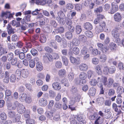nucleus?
<instances>
[{
	"label": "nucleus",
	"instance_id": "69168bd1",
	"mask_svg": "<svg viewBox=\"0 0 124 124\" xmlns=\"http://www.w3.org/2000/svg\"><path fill=\"white\" fill-rule=\"evenodd\" d=\"M92 63L95 64H97L99 62L98 59L96 57L93 58L92 60Z\"/></svg>",
	"mask_w": 124,
	"mask_h": 124
},
{
	"label": "nucleus",
	"instance_id": "dca6fc26",
	"mask_svg": "<svg viewBox=\"0 0 124 124\" xmlns=\"http://www.w3.org/2000/svg\"><path fill=\"white\" fill-rule=\"evenodd\" d=\"M40 105L42 106H45L47 104V101L45 99L41 98L39 101Z\"/></svg>",
	"mask_w": 124,
	"mask_h": 124
},
{
	"label": "nucleus",
	"instance_id": "20e7f679",
	"mask_svg": "<svg viewBox=\"0 0 124 124\" xmlns=\"http://www.w3.org/2000/svg\"><path fill=\"white\" fill-rule=\"evenodd\" d=\"M111 5L112 8L109 13H110L111 14H113L118 10V7L116 3L114 2L112 3Z\"/></svg>",
	"mask_w": 124,
	"mask_h": 124
},
{
	"label": "nucleus",
	"instance_id": "aec40b11",
	"mask_svg": "<svg viewBox=\"0 0 124 124\" xmlns=\"http://www.w3.org/2000/svg\"><path fill=\"white\" fill-rule=\"evenodd\" d=\"M21 105L18 101H16L12 105V108L13 109H15L16 108H18L20 106H21Z\"/></svg>",
	"mask_w": 124,
	"mask_h": 124
},
{
	"label": "nucleus",
	"instance_id": "f3484780",
	"mask_svg": "<svg viewBox=\"0 0 124 124\" xmlns=\"http://www.w3.org/2000/svg\"><path fill=\"white\" fill-rule=\"evenodd\" d=\"M37 70L38 71H41L43 68L42 64L41 62H37L36 64Z\"/></svg>",
	"mask_w": 124,
	"mask_h": 124
},
{
	"label": "nucleus",
	"instance_id": "ea45409f",
	"mask_svg": "<svg viewBox=\"0 0 124 124\" xmlns=\"http://www.w3.org/2000/svg\"><path fill=\"white\" fill-rule=\"evenodd\" d=\"M56 95V93L52 90L49 91V96L52 98L54 97Z\"/></svg>",
	"mask_w": 124,
	"mask_h": 124
},
{
	"label": "nucleus",
	"instance_id": "5701e85b",
	"mask_svg": "<svg viewBox=\"0 0 124 124\" xmlns=\"http://www.w3.org/2000/svg\"><path fill=\"white\" fill-rule=\"evenodd\" d=\"M99 57L100 59V61L101 62H105L107 59V57L103 54H100Z\"/></svg>",
	"mask_w": 124,
	"mask_h": 124
},
{
	"label": "nucleus",
	"instance_id": "ddd939ff",
	"mask_svg": "<svg viewBox=\"0 0 124 124\" xmlns=\"http://www.w3.org/2000/svg\"><path fill=\"white\" fill-rule=\"evenodd\" d=\"M77 120L80 123L82 122L84 123L85 121L84 120V117L83 114H80L77 116Z\"/></svg>",
	"mask_w": 124,
	"mask_h": 124
},
{
	"label": "nucleus",
	"instance_id": "4468645a",
	"mask_svg": "<svg viewBox=\"0 0 124 124\" xmlns=\"http://www.w3.org/2000/svg\"><path fill=\"white\" fill-rule=\"evenodd\" d=\"M29 74V73L28 70L27 69L23 70L22 71L21 75L24 78H27Z\"/></svg>",
	"mask_w": 124,
	"mask_h": 124
},
{
	"label": "nucleus",
	"instance_id": "bf43d9fd",
	"mask_svg": "<svg viewBox=\"0 0 124 124\" xmlns=\"http://www.w3.org/2000/svg\"><path fill=\"white\" fill-rule=\"evenodd\" d=\"M62 63L61 62L58 61L56 62L55 66L57 68H60L62 67Z\"/></svg>",
	"mask_w": 124,
	"mask_h": 124
},
{
	"label": "nucleus",
	"instance_id": "c9c22d12",
	"mask_svg": "<svg viewBox=\"0 0 124 124\" xmlns=\"http://www.w3.org/2000/svg\"><path fill=\"white\" fill-rule=\"evenodd\" d=\"M88 50L86 47H84L81 50V54L83 55H85L87 53Z\"/></svg>",
	"mask_w": 124,
	"mask_h": 124
},
{
	"label": "nucleus",
	"instance_id": "39448f33",
	"mask_svg": "<svg viewBox=\"0 0 124 124\" xmlns=\"http://www.w3.org/2000/svg\"><path fill=\"white\" fill-rule=\"evenodd\" d=\"M71 62L72 64L77 65L79 64L80 62V60L79 57L75 58L71 56L70 58Z\"/></svg>",
	"mask_w": 124,
	"mask_h": 124
},
{
	"label": "nucleus",
	"instance_id": "052dcab7",
	"mask_svg": "<svg viewBox=\"0 0 124 124\" xmlns=\"http://www.w3.org/2000/svg\"><path fill=\"white\" fill-rule=\"evenodd\" d=\"M35 64V62L33 60H32L29 62V66L30 67L32 68H33Z\"/></svg>",
	"mask_w": 124,
	"mask_h": 124
},
{
	"label": "nucleus",
	"instance_id": "423d86ee",
	"mask_svg": "<svg viewBox=\"0 0 124 124\" xmlns=\"http://www.w3.org/2000/svg\"><path fill=\"white\" fill-rule=\"evenodd\" d=\"M111 33L112 36L115 39L117 40L118 39H119V34L118 32V31L117 29L113 30L111 32Z\"/></svg>",
	"mask_w": 124,
	"mask_h": 124
},
{
	"label": "nucleus",
	"instance_id": "37998d69",
	"mask_svg": "<svg viewBox=\"0 0 124 124\" xmlns=\"http://www.w3.org/2000/svg\"><path fill=\"white\" fill-rule=\"evenodd\" d=\"M115 93V91L114 89H109L108 92V94L110 96L113 95Z\"/></svg>",
	"mask_w": 124,
	"mask_h": 124
},
{
	"label": "nucleus",
	"instance_id": "393cba45",
	"mask_svg": "<svg viewBox=\"0 0 124 124\" xmlns=\"http://www.w3.org/2000/svg\"><path fill=\"white\" fill-rule=\"evenodd\" d=\"M65 36L66 38L69 40L71 39L73 37V34L71 32L68 31L65 33Z\"/></svg>",
	"mask_w": 124,
	"mask_h": 124
},
{
	"label": "nucleus",
	"instance_id": "bb28decb",
	"mask_svg": "<svg viewBox=\"0 0 124 124\" xmlns=\"http://www.w3.org/2000/svg\"><path fill=\"white\" fill-rule=\"evenodd\" d=\"M58 16L61 19H63L65 17V15L62 11H60L58 13Z\"/></svg>",
	"mask_w": 124,
	"mask_h": 124
},
{
	"label": "nucleus",
	"instance_id": "603ef678",
	"mask_svg": "<svg viewBox=\"0 0 124 124\" xmlns=\"http://www.w3.org/2000/svg\"><path fill=\"white\" fill-rule=\"evenodd\" d=\"M73 53L76 54H78L79 52V49L77 47H74L73 49Z\"/></svg>",
	"mask_w": 124,
	"mask_h": 124
},
{
	"label": "nucleus",
	"instance_id": "864d4df0",
	"mask_svg": "<svg viewBox=\"0 0 124 124\" xmlns=\"http://www.w3.org/2000/svg\"><path fill=\"white\" fill-rule=\"evenodd\" d=\"M61 108V104L58 103H56L54 105V108H55V110L56 109H59Z\"/></svg>",
	"mask_w": 124,
	"mask_h": 124
},
{
	"label": "nucleus",
	"instance_id": "e2e57ef3",
	"mask_svg": "<svg viewBox=\"0 0 124 124\" xmlns=\"http://www.w3.org/2000/svg\"><path fill=\"white\" fill-rule=\"evenodd\" d=\"M122 87L119 86L118 87L117 90V92L118 95H121L122 93Z\"/></svg>",
	"mask_w": 124,
	"mask_h": 124
},
{
	"label": "nucleus",
	"instance_id": "6e6552de",
	"mask_svg": "<svg viewBox=\"0 0 124 124\" xmlns=\"http://www.w3.org/2000/svg\"><path fill=\"white\" fill-rule=\"evenodd\" d=\"M105 113L104 116L107 119L109 118L111 116L112 114L110 112V109H109L105 108L104 111Z\"/></svg>",
	"mask_w": 124,
	"mask_h": 124
},
{
	"label": "nucleus",
	"instance_id": "8fccbe9b",
	"mask_svg": "<svg viewBox=\"0 0 124 124\" xmlns=\"http://www.w3.org/2000/svg\"><path fill=\"white\" fill-rule=\"evenodd\" d=\"M65 22L66 24L68 26L72 25V22L71 20L69 18H66Z\"/></svg>",
	"mask_w": 124,
	"mask_h": 124
},
{
	"label": "nucleus",
	"instance_id": "7ed1b4c3",
	"mask_svg": "<svg viewBox=\"0 0 124 124\" xmlns=\"http://www.w3.org/2000/svg\"><path fill=\"white\" fill-rule=\"evenodd\" d=\"M106 25L105 23L104 22L100 23L96 27V31L98 33L102 32L103 31V28L105 27Z\"/></svg>",
	"mask_w": 124,
	"mask_h": 124
},
{
	"label": "nucleus",
	"instance_id": "2eb2a0df",
	"mask_svg": "<svg viewBox=\"0 0 124 124\" xmlns=\"http://www.w3.org/2000/svg\"><path fill=\"white\" fill-rule=\"evenodd\" d=\"M30 15H27L25 17L22 21L23 23L24 24H27V22L30 21Z\"/></svg>",
	"mask_w": 124,
	"mask_h": 124
},
{
	"label": "nucleus",
	"instance_id": "680f3d73",
	"mask_svg": "<svg viewBox=\"0 0 124 124\" xmlns=\"http://www.w3.org/2000/svg\"><path fill=\"white\" fill-rule=\"evenodd\" d=\"M103 71L104 73L105 74L107 75L108 74L109 72V68L107 66H104L103 69Z\"/></svg>",
	"mask_w": 124,
	"mask_h": 124
},
{
	"label": "nucleus",
	"instance_id": "a878e982",
	"mask_svg": "<svg viewBox=\"0 0 124 124\" xmlns=\"http://www.w3.org/2000/svg\"><path fill=\"white\" fill-rule=\"evenodd\" d=\"M39 41L42 43H45L46 41V38L45 36L42 34L40 36Z\"/></svg>",
	"mask_w": 124,
	"mask_h": 124
},
{
	"label": "nucleus",
	"instance_id": "c85d7f7f",
	"mask_svg": "<svg viewBox=\"0 0 124 124\" xmlns=\"http://www.w3.org/2000/svg\"><path fill=\"white\" fill-rule=\"evenodd\" d=\"M97 83L96 80L95 79H91L89 82L90 85L93 86H96Z\"/></svg>",
	"mask_w": 124,
	"mask_h": 124
},
{
	"label": "nucleus",
	"instance_id": "58836bf2",
	"mask_svg": "<svg viewBox=\"0 0 124 124\" xmlns=\"http://www.w3.org/2000/svg\"><path fill=\"white\" fill-rule=\"evenodd\" d=\"M22 72L19 69L17 70L15 73V76L17 77V78L19 79L21 75Z\"/></svg>",
	"mask_w": 124,
	"mask_h": 124
},
{
	"label": "nucleus",
	"instance_id": "5fc2aeb1",
	"mask_svg": "<svg viewBox=\"0 0 124 124\" xmlns=\"http://www.w3.org/2000/svg\"><path fill=\"white\" fill-rule=\"evenodd\" d=\"M16 79V77L14 75H12L10 77V82L12 83L15 82Z\"/></svg>",
	"mask_w": 124,
	"mask_h": 124
},
{
	"label": "nucleus",
	"instance_id": "0e129e2a",
	"mask_svg": "<svg viewBox=\"0 0 124 124\" xmlns=\"http://www.w3.org/2000/svg\"><path fill=\"white\" fill-rule=\"evenodd\" d=\"M31 52L33 56L38 55V52L35 49L33 48L32 49L31 51Z\"/></svg>",
	"mask_w": 124,
	"mask_h": 124
},
{
	"label": "nucleus",
	"instance_id": "2f4dec72",
	"mask_svg": "<svg viewBox=\"0 0 124 124\" xmlns=\"http://www.w3.org/2000/svg\"><path fill=\"white\" fill-rule=\"evenodd\" d=\"M79 78L80 79H85L86 78L87 75L84 72H81L79 75Z\"/></svg>",
	"mask_w": 124,
	"mask_h": 124
},
{
	"label": "nucleus",
	"instance_id": "a18cd8bd",
	"mask_svg": "<svg viewBox=\"0 0 124 124\" xmlns=\"http://www.w3.org/2000/svg\"><path fill=\"white\" fill-rule=\"evenodd\" d=\"M74 74L72 72L70 73L68 75L69 79L70 81H72L74 78Z\"/></svg>",
	"mask_w": 124,
	"mask_h": 124
},
{
	"label": "nucleus",
	"instance_id": "09e8293b",
	"mask_svg": "<svg viewBox=\"0 0 124 124\" xmlns=\"http://www.w3.org/2000/svg\"><path fill=\"white\" fill-rule=\"evenodd\" d=\"M7 116L4 113H2L0 115V117L2 120H6L7 118Z\"/></svg>",
	"mask_w": 124,
	"mask_h": 124
},
{
	"label": "nucleus",
	"instance_id": "4d7b16f0",
	"mask_svg": "<svg viewBox=\"0 0 124 124\" xmlns=\"http://www.w3.org/2000/svg\"><path fill=\"white\" fill-rule=\"evenodd\" d=\"M73 93H77L78 92V90L76 86H73L70 90Z\"/></svg>",
	"mask_w": 124,
	"mask_h": 124
},
{
	"label": "nucleus",
	"instance_id": "774afa93",
	"mask_svg": "<svg viewBox=\"0 0 124 124\" xmlns=\"http://www.w3.org/2000/svg\"><path fill=\"white\" fill-rule=\"evenodd\" d=\"M66 7L67 9L70 10L73 8V6L71 3H68L66 5Z\"/></svg>",
	"mask_w": 124,
	"mask_h": 124
},
{
	"label": "nucleus",
	"instance_id": "6ab92c4d",
	"mask_svg": "<svg viewBox=\"0 0 124 124\" xmlns=\"http://www.w3.org/2000/svg\"><path fill=\"white\" fill-rule=\"evenodd\" d=\"M20 114H22L24 112L25 108L21 104L17 108Z\"/></svg>",
	"mask_w": 124,
	"mask_h": 124
},
{
	"label": "nucleus",
	"instance_id": "f8f14e48",
	"mask_svg": "<svg viewBox=\"0 0 124 124\" xmlns=\"http://www.w3.org/2000/svg\"><path fill=\"white\" fill-rule=\"evenodd\" d=\"M79 69L81 71H86L88 69V66L85 64L82 63L79 66Z\"/></svg>",
	"mask_w": 124,
	"mask_h": 124
},
{
	"label": "nucleus",
	"instance_id": "e433bc0d",
	"mask_svg": "<svg viewBox=\"0 0 124 124\" xmlns=\"http://www.w3.org/2000/svg\"><path fill=\"white\" fill-rule=\"evenodd\" d=\"M66 71L64 69H62L59 70L58 72V74L60 76H63L65 74Z\"/></svg>",
	"mask_w": 124,
	"mask_h": 124
},
{
	"label": "nucleus",
	"instance_id": "cd10ccee",
	"mask_svg": "<svg viewBox=\"0 0 124 124\" xmlns=\"http://www.w3.org/2000/svg\"><path fill=\"white\" fill-rule=\"evenodd\" d=\"M62 58L64 64L65 66H67L68 64V59L65 56H62Z\"/></svg>",
	"mask_w": 124,
	"mask_h": 124
},
{
	"label": "nucleus",
	"instance_id": "79ce46f5",
	"mask_svg": "<svg viewBox=\"0 0 124 124\" xmlns=\"http://www.w3.org/2000/svg\"><path fill=\"white\" fill-rule=\"evenodd\" d=\"M45 114L47 117L49 118H50L53 116V113L49 111H46Z\"/></svg>",
	"mask_w": 124,
	"mask_h": 124
},
{
	"label": "nucleus",
	"instance_id": "f257e3e1",
	"mask_svg": "<svg viewBox=\"0 0 124 124\" xmlns=\"http://www.w3.org/2000/svg\"><path fill=\"white\" fill-rule=\"evenodd\" d=\"M8 115L10 118H14L13 120V122L14 123L17 122V124H19V123H20V122H19L20 118V115L18 114H16V113L14 112L10 111L8 112Z\"/></svg>",
	"mask_w": 124,
	"mask_h": 124
},
{
	"label": "nucleus",
	"instance_id": "3c124183",
	"mask_svg": "<svg viewBox=\"0 0 124 124\" xmlns=\"http://www.w3.org/2000/svg\"><path fill=\"white\" fill-rule=\"evenodd\" d=\"M116 70L115 67L113 66H111L109 68V72L110 73H114Z\"/></svg>",
	"mask_w": 124,
	"mask_h": 124
},
{
	"label": "nucleus",
	"instance_id": "a19ab883",
	"mask_svg": "<svg viewBox=\"0 0 124 124\" xmlns=\"http://www.w3.org/2000/svg\"><path fill=\"white\" fill-rule=\"evenodd\" d=\"M102 123L101 118L100 116H99L96 120L95 122V124H101Z\"/></svg>",
	"mask_w": 124,
	"mask_h": 124
},
{
	"label": "nucleus",
	"instance_id": "473e14b6",
	"mask_svg": "<svg viewBox=\"0 0 124 124\" xmlns=\"http://www.w3.org/2000/svg\"><path fill=\"white\" fill-rule=\"evenodd\" d=\"M27 124H35V121L34 120L31 119H27L26 120Z\"/></svg>",
	"mask_w": 124,
	"mask_h": 124
},
{
	"label": "nucleus",
	"instance_id": "c03bdc74",
	"mask_svg": "<svg viewBox=\"0 0 124 124\" xmlns=\"http://www.w3.org/2000/svg\"><path fill=\"white\" fill-rule=\"evenodd\" d=\"M100 50L103 53L106 52L109 50V47H99Z\"/></svg>",
	"mask_w": 124,
	"mask_h": 124
},
{
	"label": "nucleus",
	"instance_id": "b1692460",
	"mask_svg": "<svg viewBox=\"0 0 124 124\" xmlns=\"http://www.w3.org/2000/svg\"><path fill=\"white\" fill-rule=\"evenodd\" d=\"M27 98L26 94L23 93L20 95V100L22 101H25Z\"/></svg>",
	"mask_w": 124,
	"mask_h": 124
},
{
	"label": "nucleus",
	"instance_id": "49530a36",
	"mask_svg": "<svg viewBox=\"0 0 124 124\" xmlns=\"http://www.w3.org/2000/svg\"><path fill=\"white\" fill-rule=\"evenodd\" d=\"M64 28L62 27H61L57 30H55V32L57 33H62L64 32Z\"/></svg>",
	"mask_w": 124,
	"mask_h": 124
},
{
	"label": "nucleus",
	"instance_id": "1a4fd4ad",
	"mask_svg": "<svg viewBox=\"0 0 124 124\" xmlns=\"http://www.w3.org/2000/svg\"><path fill=\"white\" fill-rule=\"evenodd\" d=\"M121 15L120 13H116L114 16V20L116 22H119L122 19Z\"/></svg>",
	"mask_w": 124,
	"mask_h": 124
},
{
	"label": "nucleus",
	"instance_id": "a211bd4d",
	"mask_svg": "<svg viewBox=\"0 0 124 124\" xmlns=\"http://www.w3.org/2000/svg\"><path fill=\"white\" fill-rule=\"evenodd\" d=\"M96 91L95 88L93 87L91 88L89 90V94L91 96H93L95 93Z\"/></svg>",
	"mask_w": 124,
	"mask_h": 124
},
{
	"label": "nucleus",
	"instance_id": "9d476101",
	"mask_svg": "<svg viewBox=\"0 0 124 124\" xmlns=\"http://www.w3.org/2000/svg\"><path fill=\"white\" fill-rule=\"evenodd\" d=\"M10 11H7L6 12H3L2 13L1 16L3 17L5 16L6 18H8V19H10L11 18H13V16L10 14Z\"/></svg>",
	"mask_w": 124,
	"mask_h": 124
},
{
	"label": "nucleus",
	"instance_id": "f03ea898",
	"mask_svg": "<svg viewBox=\"0 0 124 124\" xmlns=\"http://www.w3.org/2000/svg\"><path fill=\"white\" fill-rule=\"evenodd\" d=\"M114 80L113 79L111 78H109L107 80V78L106 77L104 78L103 84L104 85L106 86L109 88L111 87L113 84Z\"/></svg>",
	"mask_w": 124,
	"mask_h": 124
},
{
	"label": "nucleus",
	"instance_id": "7c9ffc66",
	"mask_svg": "<svg viewBox=\"0 0 124 124\" xmlns=\"http://www.w3.org/2000/svg\"><path fill=\"white\" fill-rule=\"evenodd\" d=\"M96 72L99 75H101L102 74V71H101L100 66L97 65L95 68Z\"/></svg>",
	"mask_w": 124,
	"mask_h": 124
},
{
	"label": "nucleus",
	"instance_id": "de8ad7c7",
	"mask_svg": "<svg viewBox=\"0 0 124 124\" xmlns=\"http://www.w3.org/2000/svg\"><path fill=\"white\" fill-rule=\"evenodd\" d=\"M44 17L43 15L41 13H40L37 16L36 18L39 20H42V19H44Z\"/></svg>",
	"mask_w": 124,
	"mask_h": 124
},
{
	"label": "nucleus",
	"instance_id": "72a5a7b5",
	"mask_svg": "<svg viewBox=\"0 0 124 124\" xmlns=\"http://www.w3.org/2000/svg\"><path fill=\"white\" fill-rule=\"evenodd\" d=\"M82 31L81 26L79 25H77L76 28V32L78 34L80 33Z\"/></svg>",
	"mask_w": 124,
	"mask_h": 124
},
{
	"label": "nucleus",
	"instance_id": "13d9d810",
	"mask_svg": "<svg viewBox=\"0 0 124 124\" xmlns=\"http://www.w3.org/2000/svg\"><path fill=\"white\" fill-rule=\"evenodd\" d=\"M11 64L13 65H15L16 64L17 62V59L16 58H14L11 60Z\"/></svg>",
	"mask_w": 124,
	"mask_h": 124
},
{
	"label": "nucleus",
	"instance_id": "6e6d98bb",
	"mask_svg": "<svg viewBox=\"0 0 124 124\" xmlns=\"http://www.w3.org/2000/svg\"><path fill=\"white\" fill-rule=\"evenodd\" d=\"M32 101V100L31 97L30 96H29L27 97V98L26 99L25 102L27 104H30L31 103Z\"/></svg>",
	"mask_w": 124,
	"mask_h": 124
},
{
	"label": "nucleus",
	"instance_id": "0eeeda50",
	"mask_svg": "<svg viewBox=\"0 0 124 124\" xmlns=\"http://www.w3.org/2000/svg\"><path fill=\"white\" fill-rule=\"evenodd\" d=\"M52 87L55 90L58 91L61 88L60 84L58 82H55L53 83L52 85Z\"/></svg>",
	"mask_w": 124,
	"mask_h": 124
},
{
	"label": "nucleus",
	"instance_id": "412c9836",
	"mask_svg": "<svg viewBox=\"0 0 124 124\" xmlns=\"http://www.w3.org/2000/svg\"><path fill=\"white\" fill-rule=\"evenodd\" d=\"M104 98L103 97H98L96 100V102L99 105H101L102 104L104 101Z\"/></svg>",
	"mask_w": 124,
	"mask_h": 124
},
{
	"label": "nucleus",
	"instance_id": "f704fd0d",
	"mask_svg": "<svg viewBox=\"0 0 124 124\" xmlns=\"http://www.w3.org/2000/svg\"><path fill=\"white\" fill-rule=\"evenodd\" d=\"M61 82L66 86L68 87L69 86V83L67 79H63L61 81Z\"/></svg>",
	"mask_w": 124,
	"mask_h": 124
},
{
	"label": "nucleus",
	"instance_id": "4be33fe9",
	"mask_svg": "<svg viewBox=\"0 0 124 124\" xmlns=\"http://www.w3.org/2000/svg\"><path fill=\"white\" fill-rule=\"evenodd\" d=\"M72 46H78L80 44L79 41L77 39L75 38L73 39L72 42H71Z\"/></svg>",
	"mask_w": 124,
	"mask_h": 124
},
{
	"label": "nucleus",
	"instance_id": "4c0bfd02",
	"mask_svg": "<svg viewBox=\"0 0 124 124\" xmlns=\"http://www.w3.org/2000/svg\"><path fill=\"white\" fill-rule=\"evenodd\" d=\"M122 97L121 95H118L117 96L116 101V102L117 104H120L122 103V100L120 98Z\"/></svg>",
	"mask_w": 124,
	"mask_h": 124
},
{
	"label": "nucleus",
	"instance_id": "338daca9",
	"mask_svg": "<svg viewBox=\"0 0 124 124\" xmlns=\"http://www.w3.org/2000/svg\"><path fill=\"white\" fill-rule=\"evenodd\" d=\"M93 72L91 70H89L87 72V76L89 78H90L93 76Z\"/></svg>",
	"mask_w": 124,
	"mask_h": 124
},
{
	"label": "nucleus",
	"instance_id": "c756f323",
	"mask_svg": "<svg viewBox=\"0 0 124 124\" xmlns=\"http://www.w3.org/2000/svg\"><path fill=\"white\" fill-rule=\"evenodd\" d=\"M85 33L86 37L89 38H91L93 36V32L90 31H86L85 32Z\"/></svg>",
	"mask_w": 124,
	"mask_h": 124
},
{
	"label": "nucleus",
	"instance_id": "9b49d317",
	"mask_svg": "<svg viewBox=\"0 0 124 124\" xmlns=\"http://www.w3.org/2000/svg\"><path fill=\"white\" fill-rule=\"evenodd\" d=\"M84 27L86 30H91L93 29V27L91 24L89 22H86L84 23Z\"/></svg>",
	"mask_w": 124,
	"mask_h": 124
}]
</instances>
